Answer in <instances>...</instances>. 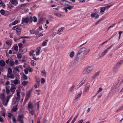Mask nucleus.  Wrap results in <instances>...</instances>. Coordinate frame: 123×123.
Returning <instances> with one entry per match:
<instances>
[{
	"label": "nucleus",
	"instance_id": "f257e3e1",
	"mask_svg": "<svg viewBox=\"0 0 123 123\" xmlns=\"http://www.w3.org/2000/svg\"><path fill=\"white\" fill-rule=\"evenodd\" d=\"M90 49L87 47H83L81 48L78 52V54L83 55H86L88 54Z\"/></svg>",
	"mask_w": 123,
	"mask_h": 123
},
{
	"label": "nucleus",
	"instance_id": "bb28decb",
	"mask_svg": "<svg viewBox=\"0 0 123 123\" xmlns=\"http://www.w3.org/2000/svg\"><path fill=\"white\" fill-rule=\"evenodd\" d=\"M13 71L15 73L18 74L19 72V70L17 67H15L14 68Z\"/></svg>",
	"mask_w": 123,
	"mask_h": 123
},
{
	"label": "nucleus",
	"instance_id": "e433bc0d",
	"mask_svg": "<svg viewBox=\"0 0 123 123\" xmlns=\"http://www.w3.org/2000/svg\"><path fill=\"white\" fill-rule=\"evenodd\" d=\"M54 14L56 16L58 17H60L62 16V15L59 14L58 13H55Z\"/></svg>",
	"mask_w": 123,
	"mask_h": 123
},
{
	"label": "nucleus",
	"instance_id": "c03bdc74",
	"mask_svg": "<svg viewBox=\"0 0 123 123\" xmlns=\"http://www.w3.org/2000/svg\"><path fill=\"white\" fill-rule=\"evenodd\" d=\"M85 80H82L81 82H80L79 84V85L81 86L85 82Z\"/></svg>",
	"mask_w": 123,
	"mask_h": 123
},
{
	"label": "nucleus",
	"instance_id": "c9c22d12",
	"mask_svg": "<svg viewBox=\"0 0 123 123\" xmlns=\"http://www.w3.org/2000/svg\"><path fill=\"white\" fill-rule=\"evenodd\" d=\"M64 29V27H62L58 30V32H62Z\"/></svg>",
	"mask_w": 123,
	"mask_h": 123
},
{
	"label": "nucleus",
	"instance_id": "6ab92c4d",
	"mask_svg": "<svg viewBox=\"0 0 123 123\" xmlns=\"http://www.w3.org/2000/svg\"><path fill=\"white\" fill-rule=\"evenodd\" d=\"M7 77H8L9 78L12 79H13L14 78V75L12 74H7Z\"/></svg>",
	"mask_w": 123,
	"mask_h": 123
},
{
	"label": "nucleus",
	"instance_id": "2eb2a0df",
	"mask_svg": "<svg viewBox=\"0 0 123 123\" xmlns=\"http://www.w3.org/2000/svg\"><path fill=\"white\" fill-rule=\"evenodd\" d=\"M9 86H7L6 87V92L7 95H8L9 94L10 92V90H9Z\"/></svg>",
	"mask_w": 123,
	"mask_h": 123
},
{
	"label": "nucleus",
	"instance_id": "6e6d98bb",
	"mask_svg": "<svg viewBox=\"0 0 123 123\" xmlns=\"http://www.w3.org/2000/svg\"><path fill=\"white\" fill-rule=\"evenodd\" d=\"M103 20V18H101L97 22H96L95 24V25H96L98 24L99 23L101 22L102 20Z\"/></svg>",
	"mask_w": 123,
	"mask_h": 123
},
{
	"label": "nucleus",
	"instance_id": "09e8293b",
	"mask_svg": "<svg viewBox=\"0 0 123 123\" xmlns=\"http://www.w3.org/2000/svg\"><path fill=\"white\" fill-rule=\"evenodd\" d=\"M36 81V84L37 86H39L40 84V80H37Z\"/></svg>",
	"mask_w": 123,
	"mask_h": 123
},
{
	"label": "nucleus",
	"instance_id": "49530a36",
	"mask_svg": "<svg viewBox=\"0 0 123 123\" xmlns=\"http://www.w3.org/2000/svg\"><path fill=\"white\" fill-rule=\"evenodd\" d=\"M13 47L15 50L17 51L18 50V47L17 45H14Z\"/></svg>",
	"mask_w": 123,
	"mask_h": 123
},
{
	"label": "nucleus",
	"instance_id": "774afa93",
	"mask_svg": "<svg viewBox=\"0 0 123 123\" xmlns=\"http://www.w3.org/2000/svg\"><path fill=\"white\" fill-rule=\"evenodd\" d=\"M102 94L101 93H100L98 96V98H100L102 96Z\"/></svg>",
	"mask_w": 123,
	"mask_h": 123
},
{
	"label": "nucleus",
	"instance_id": "f704fd0d",
	"mask_svg": "<svg viewBox=\"0 0 123 123\" xmlns=\"http://www.w3.org/2000/svg\"><path fill=\"white\" fill-rule=\"evenodd\" d=\"M12 72V70L10 68H8V74H11Z\"/></svg>",
	"mask_w": 123,
	"mask_h": 123
},
{
	"label": "nucleus",
	"instance_id": "13d9d810",
	"mask_svg": "<svg viewBox=\"0 0 123 123\" xmlns=\"http://www.w3.org/2000/svg\"><path fill=\"white\" fill-rule=\"evenodd\" d=\"M33 21L34 22H35L37 21V19L36 17L35 16H34L33 17Z\"/></svg>",
	"mask_w": 123,
	"mask_h": 123
},
{
	"label": "nucleus",
	"instance_id": "f03ea898",
	"mask_svg": "<svg viewBox=\"0 0 123 123\" xmlns=\"http://www.w3.org/2000/svg\"><path fill=\"white\" fill-rule=\"evenodd\" d=\"M94 68V67L93 65H89L84 69L82 73L85 74H88L92 72Z\"/></svg>",
	"mask_w": 123,
	"mask_h": 123
},
{
	"label": "nucleus",
	"instance_id": "ddd939ff",
	"mask_svg": "<svg viewBox=\"0 0 123 123\" xmlns=\"http://www.w3.org/2000/svg\"><path fill=\"white\" fill-rule=\"evenodd\" d=\"M12 81H13V83L15 85L20 84V81L19 80L15 79L14 80H12Z\"/></svg>",
	"mask_w": 123,
	"mask_h": 123
},
{
	"label": "nucleus",
	"instance_id": "052dcab7",
	"mask_svg": "<svg viewBox=\"0 0 123 123\" xmlns=\"http://www.w3.org/2000/svg\"><path fill=\"white\" fill-rule=\"evenodd\" d=\"M41 83L42 84L44 83L45 82V80L44 78H42L41 79Z\"/></svg>",
	"mask_w": 123,
	"mask_h": 123
},
{
	"label": "nucleus",
	"instance_id": "7c9ffc66",
	"mask_svg": "<svg viewBox=\"0 0 123 123\" xmlns=\"http://www.w3.org/2000/svg\"><path fill=\"white\" fill-rule=\"evenodd\" d=\"M10 1L11 3L13 4L15 3H18V2L17 0H10Z\"/></svg>",
	"mask_w": 123,
	"mask_h": 123
},
{
	"label": "nucleus",
	"instance_id": "37998d69",
	"mask_svg": "<svg viewBox=\"0 0 123 123\" xmlns=\"http://www.w3.org/2000/svg\"><path fill=\"white\" fill-rule=\"evenodd\" d=\"M112 6V5H108L104 7V8L105 9V10H106V9H108L111 6Z\"/></svg>",
	"mask_w": 123,
	"mask_h": 123
},
{
	"label": "nucleus",
	"instance_id": "5fc2aeb1",
	"mask_svg": "<svg viewBox=\"0 0 123 123\" xmlns=\"http://www.w3.org/2000/svg\"><path fill=\"white\" fill-rule=\"evenodd\" d=\"M0 12L1 13L2 15H4L5 13L4 10L2 9L0 11Z\"/></svg>",
	"mask_w": 123,
	"mask_h": 123
},
{
	"label": "nucleus",
	"instance_id": "a18cd8bd",
	"mask_svg": "<svg viewBox=\"0 0 123 123\" xmlns=\"http://www.w3.org/2000/svg\"><path fill=\"white\" fill-rule=\"evenodd\" d=\"M115 24H113L111 26H109V27L108 28L107 30V31H108L109 29L113 27L115 25Z\"/></svg>",
	"mask_w": 123,
	"mask_h": 123
},
{
	"label": "nucleus",
	"instance_id": "a211bd4d",
	"mask_svg": "<svg viewBox=\"0 0 123 123\" xmlns=\"http://www.w3.org/2000/svg\"><path fill=\"white\" fill-rule=\"evenodd\" d=\"M99 72L96 73L93 76L92 79H95L99 75Z\"/></svg>",
	"mask_w": 123,
	"mask_h": 123
},
{
	"label": "nucleus",
	"instance_id": "a878e982",
	"mask_svg": "<svg viewBox=\"0 0 123 123\" xmlns=\"http://www.w3.org/2000/svg\"><path fill=\"white\" fill-rule=\"evenodd\" d=\"M74 55V51H72L70 52L69 56L70 58H73Z\"/></svg>",
	"mask_w": 123,
	"mask_h": 123
},
{
	"label": "nucleus",
	"instance_id": "6e6552de",
	"mask_svg": "<svg viewBox=\"0 0 123 123\" xmlns=\"http://www.w3.org/2000/svg\"><path fill=\"white\" fill-rule=\"evenodd\" d=\"M122 61H121L117 63L114 66V67L115 68L117 69L119 68L121 64L122 63Z\"/></svg>",
	"mask_w": 123,
	"mask_h": 123
},
{
	"label": "nucleus",
	"instance_id": "4be33fe9",
	"mask_svg": "<svg viewBox=\"0 0 123 123\" xmlns=\"http://www.w3.org/2000/svg\"><path fill=\"white\" fill-rule=\"evenodd\" d=\"M24 116L22 115H19L18 116V121L19 120H23V118Z\"/></svg>",
	"mask_w": 123,
	"mask_h": 123
},
{
	"label": "nucleus",
	"instance_id": "39448f33",
	"mask_svg": "<svg viewBox=\"0 0 123 123\" xmlns=\"http://www.w3.org/2000/svg\"><path fill=\"white\" fill-rule=\"evenodd\" d=\"M35 53V52L34 50H32L30 52V55L32 56H33V59L35 60H37L39 59V58L35 56L36 55Z\"/></svg>",
	"mask_w": 123,
	"mask_h": 123
},
{
	"label": "nucleus",
	"instance_id": "f3484780",
	"mask_svg": "<svg viewBox=\"0 0 123 123\" xmlns=\"http://www.w3.org/2000/svg\"><path fill=\"white\" fill-rule=\"evenodd\" d=\"M9 63L10 66H13L14 64V61L12 59H10Z\"/></svg>",
	"mask_w": 123,
	"mask_h": 123
},
{
	"label": "nucleus",
	"instance_id": "2f4dec72",
	"mask_svg": "<svg viewBox=\"0 0 123 123\" xmlns=\"http://www.w3.org/2000/svg\"><path fill=\"white\" fill-rule=\"evenodd\" d=\"M78 116V115H77L72 120L71 122V123H74L75 120L77 119Z\"/></svg>",
	"mask_w": 123,
	"mask_h": 123
},
{
	"label": "nucleus",
	"instance_id": "8fccbe9b",
	"mask_svg": "<svg viewBox=\"0 0 123 123\" xmlns=\"http://www.w3.org/2000/svg\"><path fill=\"white\" fill-rule=\"evenodd\" d=\"M101 11L100 12H104L105 11V9L104 7H101Z\"/></svg>",
	"mask_w": 123,
	"mask_h": 123
},
{
	"label": "nucleus",
	"instance_id": "9b49d317",
	"mask_svg": "<svg viewBox=\"0 0 123 123\" xmlns=\"http://www.w3.org/2000/svg\"><path fill=\"white\" fill-rule=\"evenodd\" d=\"M28 110L29 109H32L33 108L34 106L31 102H29L28 105Z\"/></svg>",
	"mask_w": 123,
	"mask_h": 123
},
{
	"label": "nucleus",
	"instance_id": "ea45409f",
	"mask_svg": "<svg viewBox=\"0 0 123 123\" xmlns=\"http://www.w3.org/2000/svg\"><path fill=\"white\" fill-rule=\"evenodd\" d=\"M7 44L8 45H10L12 43L11 41L7 40L6 42Z\"/></svg>",
	"mask_w": 123,
	"mask_h": 123
},
{
	"label": "nucleus",
	"instance_id": "412c9836",
	"mask_svg": "<svg viewBox=\"0 0 123 123\" xmlns=\"http://www.w3.org/2000/svg\"><path fill=\"white\" fill-rule=\"evenodd\" d=\"M82 93V92H80L79 93L77 94V95L76 96L75 100L78 98H80L81 96V95Z\"/></svg>",
	"mask_w": 123,
	"mask_h": 123
},
{
	"label": "nucleus",
	"instance_id": "79ce46f5",
	"mask_svg": "<svg viewBox=\"0 0 123 123\" xmlns=\"http://www.w3.org/2000/svg\"><path fill=\"white\" fill-rule=\"evenodd\" d=\"M97 13L96 12L95 13H92L91 14V16L92 18H93L95 17V16L96 15Z\"/></svg>",
	"mask_w": 123,
	"mask_h": 123
},
{
	"label": "nucleus",
	"instance_id": "dca6fc26",
	"mask_svg": "<svg viewBox=\"0 0 123 123\" xmlns=\"http://www.w3.org/2000/svg\"><path fill=\"white\" fill-rule=\"evenodd\" d=\"M12 95H10L7 96V99L6 100V103L5 104V106H6L7 104L9 101V99L11 97Z\"/></svg>",
	"mask_w": 123,
	"mask_h": 123
},
{
	"label": "nucleus",
	"instance_id": "393cba45",
	"mask_svg": "<svg viewBox=\"0 0 123 123\" xmlns=\"http://www.w3.org/2000/svg\"><path fill=\"white\" fill-rule=\"evenodd\" d=\"M28 81H23L22 82V84L24 86H25L28 84Z\"/></svg>",
	"mask_w": 123,
	"mask_h": 123
},
{
	"label": "nucleus",
	"instance_id": "0e129e2a",
	"mask_svg": "<svg viewBox=\"0 0 123 123\" xmlns=\"http://www.w3.org/2000/svg\"><path fill=\"white\" fill-rule=\"evenodd\" d=\"M19 31H18V30H17L16 31L17 32V34L18 35H19L20 34V30H19Z\"/></svg>",
	"mask_w": 123,
	"mask_h": 123
},
{
	"label": "nucleus",
	"instance_id": "4d7b16f0",
	"mask_svg": "<svg viewBox=\"0 0 123 123\" xmlns=\"http://www.w3.org/2000/svg\"><path fill=\"white\" fill-rule=\"evenodd\" d=\"M74 6H69L68 7H66L68 9H69V10L72 9L74 7Z\"/></svg>",
	"mask_w": 123,
	"mask_h": 123
},
{
	"label": "nucleus",
	"instance_id": "864d4df0",
	"mask_svg": "<svg viewBox=\"0 0 123 123\" xmlns=\"http://www.w3.org/2000/svg\"><path fill=\"white\" fill-rule=\"evenodd\" d=\"M35 31V30L33 29L30 31V33L31 34H34Z\"/></svg>",
	"mask_w": 123,
	"mask_h": 123
},
{
	"label": "nucleus",
	"instance_id": "4c0bfd02",
	"mask_svg": "<svg viewBox=\"0 0 123 123\" xmlns=\"http://www.w3.org/2000/svg\"><path fill=\"white\" fill-rule=\"evenodd\" d=\"M35 62L34 60H32L31 61V65L33 66H34L35 65H36V63L34 62Z\"/></svg>",
	"mask_w": 123,
	"mask_h": 123
},
{
	"label": "nucleus",
	"instance_id": "473e14b6",
	"mask_svg": "<svg viewBox=\"0 0 123 123\" xmlns=\"http://www.w3.org/2000/svg\"><path fill=\"white\" fill-rule=\"evenodd\" d=\"M20 97H17L16 98V101H15V102H17V105H18V103L20 99Z\"/></svg>",
	"mask_w": 123,
	"mask_h": 123
},
{
	"label": "nucleus",
	"instance_id": "aec40b11",
	"mask_svg": "<svg viewBox=\"0 0 123 123\" xmlns=\"http://www.w3.org/2000/svg\"><path fill=\"white\" fill-rule=\"evenodd\" d=\"M0 65L2 67H4L5 65V63L4 61L1 60L0 61Z\"/></svg>",
	"mask_w": 123,
	"mask_h": 123
},
{
	"label": "nucleus",
	"instance_id": "b1692460",
	"mask_svg": "<svg viewBox=\"0 0 123 123\" xmlns=\"http://www.w3.org/2000/svg\"><path fill=\"white\" fill-rule=\"evenodd\" d=\"M48 41V40L46 39L44 40L42 43V45L43 46H46L47 44Z\"/></svg>",
	"mask_w": 123,
	"mask_h": 123
},
{
	"label": "nucleus",
	"instance_id": "e2e57ef3",
	"mask_svg": "<svg viewBox=\"0 0 123 123\" xmlns=\"http://www.w3.org/2000/svg\"><path fill=\"white\" fill-rule=\"evenodd\" d=\"M63 9L65 11L66 13L68 12V8L67 7H65L63 8Z\"/></svg>",
	"mask_w": 123,
	"mask_h": 123
},
{
	"label": "nucleus",
	"instance_id": "bf43d9fd",
	"mask_svg": "<svg viewBox=\"0 0 123 123\" xmlns=\"http://www.w3.org/2000/svg\"><path fill=\"white\" fill-rule=\"evenodd\" d=\"M12 120L13 123H15L16 122V119L14 117H13L12 118Z\"/></svg>",
	"mask_w": 123,
	"mask_h": 123
},
{
	"label": "nucleus",
	"instance_id": "4468645a",
	"mask_svg": "<svg viewBox=\"0 0 123 123\" xmlns=\"http://www.w3.org/2000/svg\"><path fill=\"white\" fill-rule=\"evenodd\" d=\"M16 89V88L15 85H14V86H11L10 88V90L11 92H13V94L14 93V92L15 91Z\"/></svg>",
	"mask_w": 123,
	"mask_h": 123
},
{
	"label": "nucleus",
	"instance_id": "c85d7f7f",
	"mask_svg": "<svg viewBox=\"0 0 123 123\" xmlns=\"http://www.w3.org/2000/svg\"><path fill=\"white\" fill-rule=\"evenodd\" d=\"M39 21L40 23L42 24L45 22V20L43 18H41L39 19Z\"/></svg>",
	"mask_w": 123,
	"mask_h": 123
},
{
	"label": "nucleus",
	"instance_id": "a19ab883",
	"mask_svg": "<svg viewBox=\"0 0 123 123\" xmlns=\"http://www.w3.org/2000/svg\"><path fill=\"white\" fill-rule=\"evenodd\" d=\"M23 78L24 80H26L28 79L27 76L24 74L23 75Z\"/></svg>",
	"mask_w": 123,
	"mask_h": 123
},
{
	"label": "nucleus",
	"instance_id": "9d476101",
	"mask_svg": "<svg viewBox=\"0 0 123 123\" xmlns=\"http://www.w3.org/2000/svg\"><path fill=\"white\" fill-rule=\"evenodd\" d=\"M41 48L40 47H38L36 49V55H38L39 54L41 50Z\"/></svg>",
	"mask_w": 123,
	"mask_h": 123
},
{
	"label": "nucleus",
	"instance_id": "3c124183",
	"mask_svg": "<svg viewBox=\"0 0 123 123\" xmlns=\"http://www.w3.org/2000/svg\"><path fill=\"white\" fill-rule=\"evenodd\" d=\"M123 109V105L122 106H121L120 107L119 109H118L117 110V112H118L119 111H121Z\"/></svg>",
	"mask_w": 123,
	"mask_h": 123
},
{
	"label": "nucleus",
	"instance_id": "20e7f679",
	"mask_svg": "<svg viewBox=\"0 0 123 123\" xmlns=\"http://www.w3.org/2000/svg\"><path fill=\"white\" fill-rule=\"evenodd\" d=\"M114 44L111 45L110 46L107 48L102 53L101 55H100V57H103L106 54L108 51L109 50V49H111V48L112 47Z\"/></svg>",
	"mask_w": 123,
	"mask_h": 123
},
{
	"label": "nucleus",
	"instance_id": "1a4fd4ad",
	"mask_svg": "<svg viewBox=\"0 0 123 123\" xmlns=\"http://www.w3.org/2000/svg\"><path fill=\"white\" fill-rule=\"evenodd\" d=\"M80 55L78 54V52L75 58V60L78 62L80 61L81 60V58Z\"/></svg>",
	"mask_w": 123,
	"mask_h": 123
},
{
	"label": "nucleus",
	"instance_id": "5701e85b",
	"mask_svg": "<svg viewBox=\"0 0 123 123\" xmlns=\"http://www.w3.org/2000/svg\"><path fill=\"white\" fill-rule=\"evenodd\" d=\"M30 113L32 115H33L35 114V111L33 110L32 109H28Z\"/></svg>",
	"mask_w": 123,
	"mask_h": 123
},
{
	"label": "nucleus",
	"instance_id": "c756f323",
	"mask_svg": "<svg viewBox=\"0 0 123 123\" xmlns=\"http://www.w3.org/2000/svg\"><path fill=\"white\" fill-rule=\"evenodd\" d=\"M17 105H16L12 109V111L14 112H16L17 110Z\"/></svg>",
	"mask_w": 123,
	"mask_h": 123
},
{
	"label": "nucleus",
	"instance_id": "603ef678",
	"mask_svg": "<svg viewBox=\"0 0 123 123\" xmlns=\"http://www.w3.org/2000/svg\"><path fill=\"white\" fill-rule=\"evenodd\" d=\"M22 56V55L18 53L17 55V57L18 58H21Z\"/></svg>",
	"mask_w": 123,
	"mask_h": 123
},
{
	"label": "nucleus",
	"instance_id": "de8ad7c7",
	"mask_svg": "<svg viewBox=\"0 0 123 123\" xmlns=\"http://www.w3.org/2000/svg\"><path fill=\"white\" fill-rule=\"evenodd\" d=\"M18 23V21L17 20H15L12 23V24L13 25H14L15 24H17Z\"/></svg>",
	"mask_w": 123,
	"mask_h": 123
},
{
	"label": "nucleus",
	"instance_id": "423d86ee",
	"mask_svg": "<svg viewBox=\"0 0 123 123\" xmlns=\"http://www.w3.org/2000/svg\"><path fill=\"white\" fill-rule=\"evenodd\" d=\"M0 98L2 100L3 104L5 106L6 99H5V95L3 93L1 94H0Z\"/></svg>",
	"mask_w": 123,
	"mask_h": 123
},
{
	"label": "nucleus",
	"instance_id": "58836bf2",
	"mask_svg": "<svg viewBox=\"0 0 123 123\" xmlns=\"http://www.w3.org/2000/svg\"><path fill=\"white\" fill-rule=\"evenodd\" d=\"M103 90V89L101 87H100L99 88V90H98L97 92L96 93L97 94H98L99 93V92L102 91Z\"/></svg>",
	"mask_w": 123,
	"mask_h": 123
},
{
	"label": "nucleus",
	"instance_id": "f8f14e48",
	"mask_svg": "<svg viewBox=\"0 0 123 123\" xmlns=\"http://www.w3.org/2000/svg\"><path fill=\"white\" fill-rule=\"evenodd\" d=\"M90 85L89 84H87L84 90V92H87L89 90V87H90Z\"/></svg>",
	"mask_w": 123,
	"mask_h": 123
},
{
	"label": "nucleus",
	"instance_id": "72a5a7b5",
	"mask_svg": "<svg viewBox=\"0 0 123 123\" xmlns=\"http://www.w3.org/2000/svg\"><path fill=\"white\" fill-rule=\"evenodd\" d=\"M41 73L42 74V75L43 76H45L46 75V73L45 70L43 71H41Z\"/></svg>",
	"mask_w": 123,
	"mask_h": 123
},
{
	"label": "nucleus",
	"instance_id": "0eeeda50",
	"mask_svg": "<svg viewBox=\"0 0 123 123\" xmlns=\"http://www.w3.org/2000/svg\"><path fill=\"white\" fill-rule=\"evenodd\" d=\"M60 3L61 4L63 5L68 6L69 5L68 4V1L66 0H62L60 1Z\"/></svg>",
	"mask_w": 123,
	"mask_h": 123
},
{
	"label": "nucleus",
	"instance_id": "cd10ccee",
	"mask_svg": "<svg viewBox=\"0 0 123 123\" xmlns=\"http://www.w3.org/2000/svg\"><path fill=\"white\" fill-rule=\"evenodd\" d=\"M32 92V90H30L28 91L26 93V95L27 96L30 97L31 94Z\"/></svg>",
	"mask_w": 123,
	"mask_h": 123
},
{
	"label": "nucleus",
	"instance_id": "7ed1b4c3",
	"mask_svg": "<svg viewBox=\"0 0 123 123\" xmlns=\"http://www.w3.org/2000/svg\"><path fill=\"white\" fill-rule=\"evenodd\" d=\"M33 18L31 16L29 18L26 17L22 18L21 23L23 24L24 23H27L29 22L32 23L33 21Z\"/></svg>",
	"mask_w": 123,
	"mask_h": 123
},
{
	"label": "nucleus",
	"instance_id": "338daca9",
	"mask_svg": "<svg viewBox=\"0 0 123 123\" xmlns=\"http://www.w3.org/2000/svg\"><path fill=\"white\" fill-rule=\"evenodd\" d=\"M83 121V119L80 120L77 123H82Z\"/></svg>",
	"mask_w": 123,
	"mask_h": 123
},
{
	"label": "nucleus",
	"instance_id": "680f3d73",
	"mask_svg": "<svg viewBox=\"0 0 123 123\" xmlns=\"http://www.w3.org/2000/svg\"><path fill=\"white\" fill-rule=\"evenodd\" d=\"M74 86H73L71 87L70 89V90L71 92H72L73 91V89L74 88Z\"/></svg>",
	"mask_w": 123,
	"mask_h": 123
},
{
	"label": "nucleus",
	"instance_id": "69168bd1",
	"mask_svg": "<svg viewBox=\"0 0 123 123\" xmlns=\"http://www.w3.org/2000/svg\"><path fill=\"white\" fill-rule=\"evenodd\" d=\"M12 116H13L10 113H9L8 114V117L10 118H11V117Z\"/></svg>",
	"mask_w": 123,
	"mask_h": 123
}]
</instances>
